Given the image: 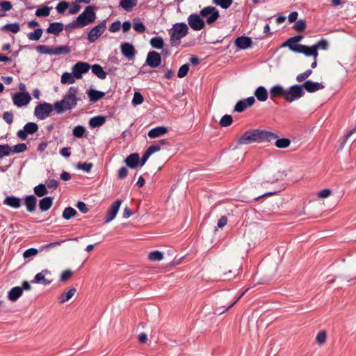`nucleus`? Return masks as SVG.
<instances>
[{
	"label": "nucleus",
	"instance_id": "f257e3e1",
	"mask_svg": "<svg viewBox=\"0 0 356 356\" xmlns=\"http://www.w3.org/2000/svg\"><path fill=\"white\" fill-rule=\"evenodd\" d=\"M277 138V135L272 131L252 129H248L238 139V145H248L253 143L271 142Z\"/></svg>",
	"mask_w": 356,
	"mask_h": 356
},
{
	"label": "nucleus",
	"instance_id": "f03ea898",
	"mask_svg": "<svg viewBox=\"0 0 356 356\" xmlns=\"http://www.w3.org/2000/svg\"><path fill=\"white\" fill-rule=\"evenodd\" d=\"M78 88L71 86L67 93L63 96L60 101H56L54 103V110L58 114L63 113L66 111L74 108L79 101L77 97Z\"/></svg>",
	"mask_w": 356,
	"mask_h": 356
},
{
	"label": "nucleus",
	"instance_id": "7ed1b4c3",
	"mask_svg": "<svg viewBox=\"0 0 356 356\" xmlns=\"http://www.w3.org/2000/svg\"><path fill=\"white\" fill-rule=\"evenodd\" d=\"M188 32L187 25L184 23H177L174 24L170 32V41L172 46H178L180 44L181 39L185 37Z\"/></svg>",
	"mask_w": 356,
	"mask_h": 356
},
{
	"label": "nucleus",
	"instance_id": "20e7f679",
	"mask_svg": "<svg viewBox=\"0 0 356 356\" xmlns=\"http://www.w3.org/2000/svg\"><path fill=\"white\" fill-rule=\"evenodd\" d=\"M97 7L95 5L87 6L83 11L79 14L76 18L81 27H85L87 25L92 24L95 22Z\"/></svg>",
	"mask_w": 356,
	"mask_h": 356
},
{
	"label": "nucleus",
	"instance_id": "39448f33",
	"mask_svg": "<svg viewBox=\"0 0 356 356\" xmlns=\"http://www.w3.org/2000/svg\"><path fill=\"white\" fill-rule=\"evenodd\" d=\"M54 109V104L48 102H39L34 109V115L38 120L46 119Z\"/></svg>",
	"mask_w": 356,
	"mask_h": 356
},
{
	"label": "nucleus",
	"instance_id": "423d86ee",
	"mask_svg": "<svg viewBox=\"0 0 356 356\" xmlns=\"http://www.w3.org/2000/svg\"><path fill=\"white\" fill-rule=\"evenodd\" d=\"M305 92L301 85H293L291 86L288 90H286L284 94V99L287 102H292L303 97Z\"/></svg>",
	"mask_w": 356,
	"mask_h": 356
},
{
	"label": "nucleus",
	"instance_id": "0eeeda50",
	"mask_svg": "<svg viewBox=\"0 0 356 356\" xmlns=\"http://www.w3.org/2000/svg\"><path fill=\"white\" fill-rule=\"evenodd\" d=\"M200 15L206 17V23L211 24L214 23L219 17V11L213 6H207L202 8L200 12Z\"/></svg>",
	"mask_w": 356,
	"mask_h": 356
},
{
	"label": "nucleus",
	"instance_id": "6e6552de",
	"mask_svg": "<svg viewBox=\"0 0 356 356\" xmlns=\"http://www.w3.org/2000/svg\"><path fill=\"white\" fill-rule=\"evenodd\" d=\"M106 29V20L102 21L99 24L95 26L88 32L87 39L90 43L95 42L105 31Z\"/></svg>",
	"mask_w": 356,
	"mask_h": 356
},
{
	"label": "nucleus",
	"instance_id": "1a4fd4ad",
	"mask_svg": "<svg viewBox=\"0 0 356 356\" xmlns=\"http://www.w3.org/2000/svg\"><path fill=\"white\" fill-rule=\"evenodd\" d=\"M38 130V125L35 122H28L23 129H20L17 132V136L22 140L27 138L29 134H33Z\"/></svg>",
	"mask_w": 356,
	"mask_h": 356
},
{
	"label": "nucleus",
	"instance_id": "9d476101",
	"mask_svg": "<svg viewBox=\"0 0 356 356\" xmlns=\"http://www.w3.org/2000/svg\"><path fill=\"white\" fill-rule=\"evenodd\" d=\"M90 69V65L87 62L79 61L73 65L72 70L74 77L76 79L82 78L83 74L87 73Z\"/></svg>",
	"mask_w": 356,
	"mask_h": 356
},
{
	"label": "nucleus",
	"instance_id": "9b49d317",
	"mask_svg": "<svg viewBox=\"0 0 356 356\" xmlns=\"http://www.w3.org/2000/svg\"><path fill=\"white\" fill-rule=\"evenodd\" d=\"M31 100V97L28 92H19L13 97L14 104L20 108L26 106Z\"/></svg>",
	"mask_w": 356,
	"mask_h": 356
},
{
	"label": "nucleus",
	"instance_id": "f8f14e48",
	"mask_svg": "<svg viewBox=\"0 0 356 356\" xmlns=\"http://www.w3.org/2000/svg\"><path fill=\"white\" fill-rule=\"evenodd\" d=\"M190 27L195 31H200L205 26V22L197 14H191L188 17Z\"/></svg>",
	"mask_w": 356,
	"mask_h": 356
},
{
	"label": "nucleus",
	"instance_id": "ddd939ff",
	"mask_svg": "<svg viewBox=\"0 0 356 356\" xmlns=\"http://www.w3.org/2000/svg\"><path fill=\"white\" fill-rule=\"evenodd\" d=\"M121 205V200H116L108 208L104 218V222L108 223L112 221L116 216Z\"/></svg>",
	"mask_w": 356,
	"mask_h": 356
},
{
	"label": "nucleus",
	"instance_id": "4468645a",
	"mask_svg": "<svg viewBox=\"0 0 356 356\" xmlns=\"http://www.w3.org/2000/svg\"><path fill=\"white\" fill-rule=\"evenodd\" d=\"M254 102L255 99L252 96L239 100L234 106V112L241 113L247 108L252 106Z\"/></svg>",
	"mask_w": 356,
	"mask_h": 356
},
{
	"label": "nucleus",
	"instance_id": "2eb2a0df",
	"mask_svg": "<svg viewBox=\"0 0 356 356\" xmlns=\"http://www.w3.org/2000/svg\"><path fill=\"white\" fill-rule=\"evenodd\" d=\"M146 63L152 68L159 67L161 63V56L155 51H151L148 53Z\"/></svg>",
	"mask_w": 356,
	"mask_h": 356
},
{
	"label": "nucleus",
	"instance_id": "dca6fc26",
	"mask_svg": "<svg viewBox=\"0 0 356 356\" xmlns=\"http://www.w3.org/2000/svg\"><path fill=\"white\" fill-rule=\"evenodd\" d=\"M168 147H170L169 140L162 139L150 145L147 149L152 154L161 149H168Z\"/></svg>",
	"mask_w": 356,
	"mask_h": 356
},
{
	"label": "nucleus",
	"instance_id": "f3484780",
	"mask_svg": "<svg viewBox=\"0 0 356 356\" xmlns=\"http://www.w3.org/2000/svg\"><path fill=\"white\" fill-rule=\"evenodd\" d=\"M302 89H305L308 92H315L319 90L323 89L325 86L318 82H314L311 80L306 81L302 85Z\"/></svg>",
	"mask_w": 356,
	"mask_h": 356
},
{
	"label": "nucleus",
	"instance_id": "a211bd4d",
	"mask_svg": "<svg viewBox=\"0 0 356 356\" xmlns=\"http://www.w3.org/2000/svg\"><path fill=\"white\" fill-rule=\"evenodd\" d=\"M122 54L128 60L134 59V45L129 42H122L120 45Z\"/></svg>",
	"mask_w": 356,
	"mask_h": 356
},
{
	"label": "nucleus",
	"instance_id": "6ab92c4d",
	"mask_svg": "<svg viewBox=\"0 0 356 356\" xmlns=\"http://www.w3.org/2000/svg\"><path fill=\"white\" fill-rule=\"evenodd\" d=\"M24 203L26 206V210L33 213L35 211L37 204V198L33 195H26L24 198Z\"/></svg>",
	"mask_w": 356,
	"mask_h": 356
},
{
	"label": "nucleus",
	"instance_id": "aec40b11",
	"mask_svg": "<svg viewBox=\"0 0 356 356\" xmlns=\"http://www.w3.org/2000/svg\"><path fill=\"white\" fill-rule=\"evenodd\" d=\"M252 44V39L247 36L238 37L235 40V45L240 49H245Z\"/></svg>",
	"mask_w": 356,
	"mask_h": 356
},
{
	"label": "nucleus",
	"instance_id": "412c9836",
	"mask_svg": "<svg viewBox=\"0 0 356 356\" xmlns=\"http://www.w3.org/2000/svg\"><path fill=\"white\" fill-rule=\"evenodd\" d=\"M64 24L62 22H51L46 29L47 33L58 35L63 30Z\"/></svg>",
	"mask_w": 356,
	"mask_h": 356
},
{
	"label": "nucleus",
	"instance_id": "4be33fe9",
	"mask_svg": "<svg viewBox=\"0 0 356 356\" xmlns=\"http://www.w3.org/2000/svg\"><path fill=\"white\" fill-rule=\"evenodd\" d=\"M49 271L47 269L42 270L40 273H37L31 283L42 284L45 286L50 284L51 281L45 278V275L49 274Z\"/></svg>",
	"mask_w": 356,
	"mask_h": 356
},
{
	"label": "nucleus",
	"instance_id": "5701e85b",
	"mask_svg": "<svg viewBox=\"0 0 356 356\" xmlns=\"http://www.w3.org/2000/svg\"><path fill=\"white\" fill-rule=\"evenodd\" d=\"M3 204L11 208L18 209L22 205V200L18 197L11 195L4 199Z\"/></svg>",
	"mask_w": 356,
	"mask_h": 356
},
{
	"label": "nucleus",
	"instance_id": "b1692460",
	"mask_svg": "<svg viewBox=\"0 0 356 356\" xmlns=\"http://www.w3.org/2000/svg\"><path fill=\"white\" fill-rule=\"evenodd\" d=\"M168 131V129L167 127L163 126L156 127L155 128L152 129L148 132V136L150 138H156L158 137H160L161 136L165 135Z\"/></svg>",
	"mask_w": 356,
	"mask_h": 356
},
{
	"label": "nucleus",
	"instance_id": "393cba45",
	"mask_svg": "<svg viewBox=\"0 0 356 356\" xmlns=\"http://www.w3.org/2000/svg\"><path fill=\"white\" fill-rule=\"evenodd\" d=\"M87 94L89 97L90 102L92 103L97 102V101L102 99L105 96L104 92L92 88L87 91Z\"/></svg>",
	"mask_w": 356,
	"mask_h": 356
},
{
	"label": "nucleus",
	"instance_id": "a878e982",
	"mask_svg": "<svg viewBox=\"0 0 356 356\" xmlns=\"http://www.w3.org/2000/svg\"><path fill=\"white\" fill-rule=\"evenodd\" d=\"M54 197L46 196L39 200V208L41 211H48L52 206Z\"/></svg>",
	"mask_w": 356,
	"mask_h": 356
},
{
	"label": "nucleus",
	"instance_id": "bb28decb",
	"mask_svg": "<svg viewBox=\"0 0 356 356\" xmlns=\"http://www.w3.org/2000/svg\"><path fill=\"white\" fill-rule=\"evenodd\" d=\"M297 53L303 54L307 56H314V58H316L318 55V51H316V49L314 48L313 45L309 47L301 44L299 49H298Z\"/></svg>",
	"mask_w": 356,
	"mask_h": 356
},
{
	"label": "nucleus",
	"instance_id": "cd10ccee",
	"mask_svg": "<svg viewBox=\"0 0 356 356\" xmlns=\"http://www.w3.org/2000/svg\"><path fill=\"white\" fill-rule=\"evenodd\" d=\"M22 289L20 286H15L8 291V298L12 302H15L22 296Z\"/></svg>",
	"mask_w": 356,
	"mask_h": 356
},
{
	"label": "nucleus",
	"instance_id": "c85d7f7f",
	"mask_svg": "<svg viewBox=\"0 0 356 356\" xmlns=\"http://www.w3.org/2000/svg\"><path fill=\"white\" fill-rule=\"evenodd\" d=\"M106 122V117L104 115L95 116L90 119L89 126L94 129L102 126Z\"/></svg>",
	"mask_w": 356,
	"mask_h": 356
},
{
	"label": "nucleus",
	"instance_id": "c756f323",
	"mask_svg": "<svg viewBox=\"0 0 356 356\" xmlns=\"http://www.w3.org/2000/svg\"><path fill=\"white\" fill-rule=\"evenodd\" d=\"M92 72L100 79H105L106 72H104L103 67L99 64H94L90 65Z\"/></svg>",
	"mask_w": 356,
	"mask_h": 356
},
{
	"label": "nucleus",
	"instance_id": "7c9ffc66",
	"mask_svg": "<svg viewBox=\"0 0 356 356\" xmlns=\"http://www.w3.org/2000/svg\"><path fill=\"white\" fill-rule=\"evenodd\" d=\"M285 93L286 90L280 85H276L272 87L271 89L270 90V95L271 99L281 96H283L284 97Z\"/></svg>",
	"mask_w": 356,
	"mask_h": 356
},
{
	"label": "nucleus",
	"instance_id": "2f4dec72",
	"mask_svg": "<svg viewBox=\"0 0 356 356\" xmlns=\"http://www.w3.org/2000/svg\"><path fill=\"white\" fill-rule=\"evenodd\" d=\"M254 95L260 102H265L268 99L267 90L264 86H259L254 91Z\"/></svg>",
	"mask_w": 356,
	"mask_h": 356
},
{
	"label": "nucleus",
	"instance_id": "473e14b6",
	"mask_svg": "<svg viewBox=\"0 0 356 356\" xmlns=\"http://www.w3.org/2000/svg\"><path fill=\"white\" fill-rule=\"evenodd\" d=\"M151 155L152 154L146 149L141 159H140L139 154L138 153H135V168L137 166H143Z\"/></svg>",
	"mask_w": 356,
	"mask_h": 356
},
{
	"label": "nucleus",
	"instance_id": "72a5a7b5",
	"mask_svg": "<svg viewBox=\"0 0 356 356\" xmlns=\"http://www.w3.org/2000/svg\"><path fill=\"white\" fill-rule=\"evenodd\" d=\"M76 291V289L74 287H73L71 288L67 292L63 293L58 297V302L60 304H63L64 302L68 301L70 298H72Z\"/></svg>",
	"mask_w": 356,
	"mask_h": 356
},
{
	"label": "nucleus",
	"instance_id": "f704fd0d",
	"mask_svg": "<svg viewBox=\"0 0 356 356\" xmlns=\"http://www.w3.org/2000/svg\"><path fill=\"white\" fill-rule=\"evenodd\" d=\"M1 30L9 31L13 33H17L20 30V26L17 22L6 24L1 28Z\"/></svg>",
	"mask_w": 356,
	"mask_h": 356
},
{
	"label": "nucleus",
	"instance_id": "c9c22d12",
	"mask_svg": "<svg viewBox=\"0 0 356 356\" xmlns=\"http://www.w3.org/2000/svg\"><path fill=\"white\" fill-rule=\"evenodd\" d=\"M51 8L47 6H41L36 10L35 15L38 17H47L49 15Z\"/></svg>",
	"mask_w": 356,
	"mask_h": 356
},
{
	"label": "nucleus",
	"instance_id": "e433bc0d",
	"mask_svg": "<svg viewBox=\"0 0 356 356\" xmlns=\"http://www.w3.org/2000/svg\"><path fill=\"white\" fill-rule=\"evenodd\" d=\"M149 43L153 48L158 49H163L164 46V41L163 38L160 36H156L151 38Z\"/></svg>",
	"mask_w": 356,
	"mask_h": 356
},
{
	"label": "nucleus",
	"instance_id": "4c0bfd02",
	"mask_svg": "<svg viewBox=\"0 0 356 356\" xmlns=\"http://www.w3.org/2000/svg\"><path fill=\"white\" fill-rule=\"evenodd\" d=\"M71 52V49L67 45L54 47V55H66Z\"/></svg>",
	"mask_w": 356,
	"mask_h": 356
},
{
	"label": "nucleus",
	"instance_id": "58836bf2",
	"mask_svg": "<svg viewBox=\"0 0 356 356\" xmlns=\"http://www.w3.org/2000/svg\"><path fill=\"white\" fill-rule=\"evenodd\" d=\"M77 215L78 213L76 209L71 207H68L64 209L62 216L65 220H70Z\"/></svg>",
	"mask_w": 356,
	"mask_h": 356
},
{
	"label": "nucleus",
	"instance_id": "ea45409f",
	"mask_svg": "<svg viewBox=\"0 0 356 356\" xmlns=\"http://www.w3.org/2000/svg\"><path fill=\"white\" fill-rule=\"evenodd\" d=\"M86 129L82 125H77L72 130V134L76 138H81L84 136H86Z\"/></svg>",
	"mask_w": 356,
	"mask_h": 356
},
{
	"label": "nucleus",
	"instance_id": "a19ab883",
	"mask_svg": "<svg viewBox=\"0 0 356 356\" xmlns=\"http://www.w3.org/2000/svg\"><path fill=\"white\" fill-rule=\"evenodd\" d=\"M43 33L42 28H38L34 30L33 32H29L27 34V37L30 40L38 41L40 39Z\"/></svg>",
	"mask_w": 356,
	"mask_h": 356
},
{
	"label": "nucleus",
	"instance_id": "79ce46f5",
	"mask_svg": "<svg viewBox=\"0 0 356 356\" xmlns=\"http://www.w3.org/2000/svg\"><path fill=\"white\" fill-rule=\"evenodd\" d=\"M35 194L38 197H43L44 195L48 193V190L47 189V186L44 184H40L34 187L33 188Z\"/></svg>",
	"mask_w": 356,
	"mask_h": 356
},
{
	"label": "nucleus",
	"instance_id": "37998d69",
	"mask_svg": "<svg viewBox=\"0 0 356 356\" xmlns=\"http://www.w3.org/2000/svg\"><path fill=\"white\" fill-rule=\"evenodd\" d=\"M74 79L76 78L74 77V74L72 73L64 72L61 75L60 81L63 84H72L74 83Z\"/></svg>",
	"mask_w": 356,
	"mask_h": 356
},
{
	"label": "nucleus",
	"instance_id": "c03bdc74",
	"mask_svg": "<svg viewBox=\"0 0 356 356\" xmlns=\"http://www.w3.org/2000/svg\"><path fill=\"white\" fill-rule=\"evenodd\" d=\"M36 50L42 54L54 55V47L41 44L36 47Z\"/></svg>",
	"mask_w": 356,
	"mask_h": 356
},
{
	"label": "nucleus",
	"instance_id": "a18cd8bd",
	"mask_svg": "<svg viewBox=\"0 0 356 356\" xmlns=\"http://www.w3.org/2000/svg\"><path fill=\"white\" fill-rule=\"evenodd\" d=\"M275 140V146L280 149L286 148L291 144V140L286 138H278L277 137Z\"/></svg>",
	"mask_w": 356,
	"mask_h": 356
},
{
	"label": "nucleus",
	"instance_id": "49530a36",
	"mask_svg": "<svg viewBox=\"0 0 356 356\" xmlns=\"http://www.w3.org/2000/svg\"><path fill=\"white\" fill-rule=\"evenodd\" d=\"M290 40H291V38H289L285 42H284L281 47H288L290 50H291L293 52L297 53L298 49H299L301 44H297L296 42H291Z\"/></svg>",
	"mask_w": 356,
	"mask_h": 356
},
{
	"label": "nucleus",
	"instance_id": "de8ad7c7",
	"mask_svg": "<svg viewBox=\"0 0 356 356\" xmlns=\"http://www.w3.org/2000/svg\"><path fill=\"white\" fill-rule=\"evenodd\" d=\"M27 149V145L25 143H19L11 146V154H20Z\"/></svg>",
	"mask_w": 356,
	"mask_h": 356
},
{
	"label": "nucleus",
	"instance_id": "09e8293b",
	"mask_svg": "<svg viewBox=\"0 0 356 356\" xmlns=\"http://www.w3.org/2000/svg\"><path fill=\"white\" fill-rule=\"evenodd\" d=\"M0 7L1 8V10H0V17H3L5 15L4 12L9 11L13 8V4L10 1H4L0 2Z\"/></svg>",
	"mask_w": 356,
	"mask_h": 356
},
{
	"label": "nucleus",
	"instance_id": "8fccbe9b",
	"mask_svg": "<svg viewBox=\"0 0 356 356\" xmlns=\"http://www.w3.org/2000/svg\"><path fill=\"white\" fill-rule=\"evenodd\" d=\"M70 3L66 1H60L56 6V10L58 14H63L65 10L70 8Z\"/></svg>",
	"mask_w": 356,
	"mask_h": 356
},
{
	"label": "nucleus",
	"instance_id": "3c124183",
	"mask_svg": "<svg viewBox=\"0 0 356 356\" xmlns=\"http://www.w3.org/2000/svg\"><path fill=\"white\" fill-rule=\"evenodd\" d=\"M11 146L8 144L0 145V159L11 154Z\"/></svg>",
	"mask_w": 356,
	"mask_h": 356
},
{
	"label": "nucleus",
	"instance_id": "603ef678",
	"mask_svg": "<svg viewBox=\"0 0 356 356\" xmlns=\"http://www.w3.org/2000/svg\"><path fill=\"white\" fill-rule=\"evenodd\" d=\"M213 3L223 9H227L232 4L233 0H213Z\"/></svg>",
	"mask_w": 356,
	"mask_h": 356
},
{
	"label": "nucleus",
	"instance_id": "864d4df0",
	"mask_svg": "<svg viewBox=\"0 0 356 356\" xmlns=\"http://www.w3.org/2000/svg\"><path fill=\"white\" fill-rule=\"evenodd\" d=\"M163 258V253L158 250L152 251L148 255V259L151 261H161Z\"/></svg>",
	"mask_w": 356,
	"mask_h": 356
},
{
	"label": "nucleus",
	"instance_id": "5fc2aeb1",
	"mask_svg": "<svg viewBox=\"0 0 356 356\" xmlns=\"http://www.w3.org/2000/svg\"><path fill=\"white\" fill-rule=\"evenodd\" d=\"M233 118L230 115H225L222 117L220 120V124L221 127H226L232 124Z\"/></svg>",
	"mask_w": 356,
	"mask_h": 356
},
{
	"label": "nucleus",
	"instance_id": "6e6d98bb",
	"mask_svg": "<svg viewBox=\"0 0 356 356\" xmlns=\"http://www.w3.org/2000/svg\"><path fill=\"white\" fill-rule=\"evenodd\" d=\"M70 8H69V10H68V13L70 15H74V14L78 13L81 8V6H80L79 3H76V0L72 1L70 3Z\"/></svg>",
	"mask_w": 356,
	"mask_h": 356
},
{
	"label": "nucleus",
	"instance_id": "4d7b16f0",
	"mask_svg": "<svg viewBox=\"0 0 356 356\" xmlns=\"http://www.w3.org/2000/svg\"><path fill=\"white\" fill-rule=\"evenodd\" d=\"M92 163H78L76 165V168L79 170H82L83 171L86 172H90L92 168Z\"/></svg>",
	"mask_w": 356,
	"mask_h": 356
},
{
	"label": "nucleus",
	"instance_id": "13d9d810",
	"mask_svg": "<svg viewBox=\"0 0 356 356\" xmlns=\"http://www.w3.org/2000/svg\"><path fill=\"white\" fill-rule=\"evenodd\" d=\"M293 28L297 31L302 32L306 29V22L303 19H299L296 22Z\"/></svg>",
	"mask_w": 356,
	"mask_h": 356
},
{
	"label": "nucleus",
	"instance_id": "bf43d9fd",
	"mask_svg": "<svg viewBox=\"0 0 356 356\" xmlns=\"http://www.w3.org/2000/svg\"><path fill=\"white\" fill-rule=\"evenodd\" d=\"M120 6L127 11H131L134 7V0H122Z\"/></svg>",
	"mask_w": 356,
	"mask_h": 356
},
{
	"label": "nucleus",
	"instance_id": "052dcab7",
	"mask_svg": "<svg viewBox=\"0 0 356 356\" xmlns=\"http://www.w3.org/2000/svg\"><path fill=\"white\" fill-rule=\"evenodd\" d=\"M328 42L325 39H321L320 41H318V43L313 45L314 48L316 49V51H318V49H323L326 50L328 48Z\"/></svg>",
	"mask_w": 356,
	"mask_h": 356
},
{
	"label": "nucleus",
	"instance_id": "680f3d73",
	"mask_svg": "<svg viewBox=\"0 0 356 356\" xmlns=\"http://www.w3.org/2000/svg\"><path fill=\"white\" fill-rule=\"evenodd\" d=\"M327 339V333L325 330L320 331L316 337V341L319 344L322 345L323 344Z\"/></svg>",
	"mask_w": 356,
	"mask_h": 356
},
{
	"label": "nucleus",
	"instance_id": "e2e57ef3",
	"mask_svg": "<svg viewBox=\"0 0 356 356\" xmlns=\"http://www.w3.org/2000/svg\"><path fill=\"white\" fill-rule=\"evenodd\" d=\"M188 71H189V65L184 64L179 67V69L178 70V73H177V76L179 78H184L187 75Z\"/></svg>",
	"mask_w": 356,
	"mask_h": 356
},
{
	"label": "nucleus",
	"instance_id": "0e129e2a",
	"mask_svg": "<svg viewBox=\"0 0 356 356\" xmlns=\"http://www.w3.org/2000/svg\"><path fill=\"white\" fill-rule=\"evenodd\" d=\"M312 70H307L305 72L298 74L296 76V81L299 83H301V82L304 81L305 80H306L312 74Z\"/></svg>",
	"mask_w": 356,
	"mask_h": 356
},
{
	"label": "nucleus",
	"instance_id": "69168bd1",
	"mask_svg": "<svg viewBox=\"0 0 356 356\" xmlns=\"http://www.w3.org/2000/svg\"><path fill=\"white\" fill-rule=\"evenodd\" d=\"M64 28L67 32H70L72 29L81 28V27L76 19L73 20L72 22L67 24L64 26Z\"/></svg>",
	"mask_w": 356,
	"mask_h": 356
},
{
	"label": "nucleus",
	"instance_id": "338daca9",
	"mask_svg": "<svg viewBox=\"0 0 356 356\" xmlns=\"http://www.w3.org/2000/svg\"><path fill=\"white\" fill-rule=\"evenodd\" d=\"M38 253V250L35 248H31L26 250L23 253V257L26 259L35 256Z\"/></svg>",
	"mask_w": 356,
	"mask_h": 356
},
{
	"label": "nucleus",
	"instance_id": "774afa93",
	"mask_svg": "<svg viewBox=\"0 0 356 356\" xmlns=\"http://www.w3.org/2000/svg\"><path fill=\"white\" fill-rule=\"evenodd\" d=\"M121 28V22L119 20H116L113 22L108 28V31L111 33H115L118 31Z\"/></svg>",
	"mask_w": 356,
	"mask_h": 356
}]
</instances>
